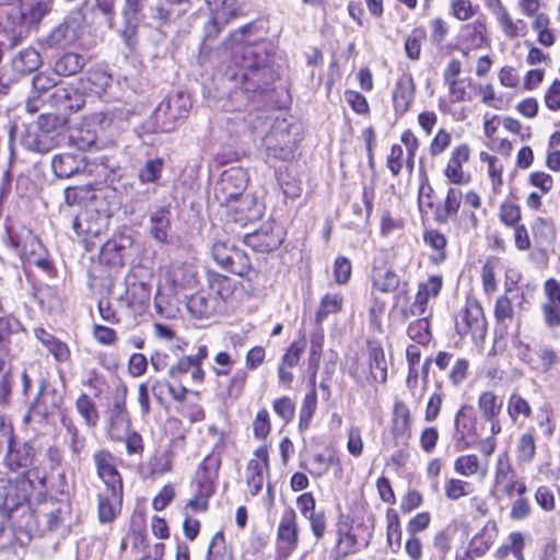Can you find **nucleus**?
Instances as JSON below:
<instances>
[{"label":"nucleus","instance_id":"56","mask_svg":"<svg viewBox=\"0 0 560 560\" xmlns=\"http://www.w3.org/2000/svg\"><path fill=\"white\" fill-rule=\"evenodd\" d=\"M124 27L121 30V37L125 44L133 49L138 43L137 35L142 16L122 15Z\"/></svg>","mask_w":560,"mask_h":560},{"label":"nucleus","instance_id":"60","mask_svg":"<svg viewBox=\"0 0 560 560\" xmlns=\"http://www.w3.org/2000/svg\"><path fill=\"white\" fill-rule=\"evenodd\" d=\"M508 413L513 420H516L521 415L525 418L530 417L532 409L527 400L521 395L512 394L508 402Z\"/></svg>","mask_w":560,"mask_h":560},{"label":"nucleus","instance_id":"14","mask_svg":"<svg viewBox=\"0 0 560 560\" xmlns=\"http://www.w3.org/2000/svg\"><path fill=\"white\" fill-rule=\"evenodd\" d=\"M269 470V454L266 446L254 452V457L246 467V482L250 494L256 495L264 487L265 474Z\"/></svg>","mask_w":560,"mask_h":560},{"label":"nucleus","instance_id":"32","mask_svg":"<svg viewBox=\"0 0 560 560\" xmlns=\"http://www.w3.org/2000/svg\"><path fill=\"white\" fill-rule=\"evenodd\" d=\"M85 58L80 54L68 52L56 60L54 66L55 74L70 77L82 70Z\"/></svg>","mask_w":560,"mask_h":560},{"label":"nucleus","instance_id":"35","mask_svg":"<svg viewBox=\"0 0 560 560\" xmlns=\"http://www.w3.org/2000/svg\"><path fill=\"white\" fill-rule=\"evenodd\" d=\"M131 238L128 236H114L104 244L102 254L113 264H120L126 249L131 245Z\"/></svg>","mask_w":560,"mask_h":560},{"label":"nucleus","instance_id":"30","mask_svg":"<svg viewBox=\"0 0 560 560\" xmlns=\"http://www.w3.org/2000/svg\"><path fill=\"white\" fill-rule=\"evenodd\" d=\"M207 283L209 288L208 291L218 296L221 303L230 299L235 289V284L231 278L215 271L207 272Z\"/></svg>","mask_w":560,"mask_h":560},{"label":"nucleus","instance_id":"64","mask_svg":"<svg viewBox=\"0 0 560 560\" xmlns=\"http://www.w3.org/2000/svg\"><path fill=\"white\" fill-rule=\"evenodd\" d=\"M499 218L506 226H515L521 220V209L513 202H503L499 210Z\"/></svg>","mask_w":560,"mask_h":560},{"label":"nucleus","instance_id":"26","mask_svg":"<svg viewBox=\"0 0 560 560\" xmlns=\"http://www.w3.org/2000/svg\"><path fill=\"white\" fill-rule=\"evenodd\" d=\"M368 365L374 382L384 384L387 381V361L383 347L377 341L368 342Z\"/></svg>","mask_w":560,"mask_h":560},{"label":"nucleus","instance_id":"36","mask_svg":"<svg viewBox=\"0 0 560 560\" xmlns=\"http://www.w3.org/2000/svg\"><path fill=\"white\" fill-rule=\"evenodd\" d=\"M454 470L463 477H471L479 474L485 477L487 467H481L480 460L476 454H467L457 457L454 462Z\"/></svg>","mask_w":560,"mask_h":560},{"label":"nucleus","instance_id":"24","mask_svg":"<svg viewBox=\"0 0 560 560\" xmlns=\"http://www.w3.org/2000/svg\"><path fill=\"white\" fill-rule=\"evenodd\" d=\"M56 105L65 112H78L85 103L83 90L73 85H61L52 94Z\"/></svg>","mask_w":560,"mask_h":560},{"label":"nucleus","instance_id":"53","mask_svg":"<svg viewBox=\"0 0 560 560\" xmlns=\"http://www.w3.org/2000/svg\"><path fill=\"white\" fill-rule=\"evenodd\" d=\"M75 408L84 419L86 425H96L98 421V412L94 401L86 394L79 396L75 401Z\"/></svg>","mask_w":560,"mask_h":560},{"label":"nucleus","instance_id":"2","mask_svg":"<svg viewBox=\"0 0 560 560\" xmlns=\"http://www.w3.org/2000/svg\"><path fill=\"white\" fill-rule=\"evenodd\" d=\"M247 185V172L241 167H231L222 173L214 187L217 201L233 211V220L241 225H246L259 217L255 200L244 195Z\"/></svg>","mask_w":560,"mask_h":560},{"label":"nucleus","instance_id":"61","mask_svg":"<svg viewBox=\"0 0 560 560\" xmlns=\"http://www.w3.org/2000/svg\"><path fill=\"white\" fill-rule=\"evenodd\" d=\"M305 348L306 339L304 337L294 340L282 357L281 363L288 365L290 369L294 368L299 363Z\"/></svg>","mask_w":560,"mask_h":560},{"label":"nucleus","instance_id":"19","mask_svg":"<svg viewBox=\"0 0 560 560\" xmlns=\"http://www.w3.org/2000/svg\"><path fill=\"white\" fill-rule=\"evenodd\" d=\"M187 308L196 318H209L221 308V302L212 292L201 289L189 296Z\"/></svg>","mask_w":560,"mask_h":560},{"label":"nucleus","instance_id":"39","mask_svg":"<svg viewBox=\"0 0 560 560\" xmlns=\"http://www.w3.org/2000/svg\"><path fill=\"white\" fill-rule=\"evenodd\" d=\"M174 457L171 447L156 452L149 463L151 476H163L172 471Z\"/></svg>","mask_w":560,"mask_h":560},{"label":"nucleus","instance_id":"43","mask_svg":"<svg viewBox=\"0 0 560 560\" xmlns=\"http://www.w3.org/2000/svg\"><path fill=\"white\" fill-rule=\"evenodd\" d=\"M73 39L74 33L71 25L63 22L51 31L46 38V44L51 48H62L70 45Z\"/></svg>","mask_w":560,"mask_h":560},{"label":"nucleus","instance_id":"46","mask_svg":"<svg viewBox=\"0 0 560 560\" xmlns=\"http://www.w3.org/2000/svg\"><path fill=\"white\" fill-rule=\"evenodd\" d=\"M72 144L81 151H88L96 147V132L88 126L75 128L71 133Z\"/></svg>","mask_w":560,"mask_h":560},{"label":"nucleus","instance_id":"37","mask_svg":"<svg viewBox=\"0 0 560 560\" xmlns=\"http://www.w3.org/2000/svg\"><path fill=\"white\" fill-rule=\"evenodd\" d=\"M334 463H339L335 455L326 457L323 454H315L307 463H301L300 466L307 470L313 478H322L329 471Z\"/></svg>","mask_w":560,"mask_h":560},{"label":"nucleus","instance_id":"38","mask_svg":"<svg viewBox=\"0 0 560 560\" xmlns=\"http://www.w3.org/2000/svg\"><path fill=\"white\" fill-rule=\"evenodd\" d=\"M423 241L435 252L430 256L431 261L436 265L443 262L446 258L445 247L447 244L444 234L438 230H429L424 232Z\"/></svg>","mask_w":560,"mask_h":560},{"label":"nucleus","instance_id":"52","mask_svg":"<svg viewBox=\"0 0 560 560\" xmlns=\"http://www.w3.org/2000/svg\"><path fill=\"white\" fill-rule=\"evenodd\" d=\"M407 334L418 345L425 346L431 341L430 324L427 318H419L409 324Z\"/></svg>","mask_w":560,"mask_h":560},{"label":"nucleus","instance_id":"57","mask_svg":"<svg viewBox=\"0 0 560 560\" xmlns=\"http://www.w3.org/2000/svg\"><path fill=\"white\" fill-rule=\"evenodd\" d=\"M130 419L127 415H110L108 435L114 441H122L129 432Z\"/></svg>","mask_w":560,"mask_h":560},{"label":"nucleus","instance_id":"12","mask_svg":"<svg viewBox=\"0 0 560 560\" xmlns=\"http://www.w3.org/2000/svg\"><path fill=\"white\" fill-rule=\"evenodd\" d=\"M22 145L33 152L47 153L58 144L55 129H43L39 125H32L21 136Z\"/></svg>","mask_w":560,"mask_h":560},{"label":"nucleus","instance_id":"59","mask_svg":"<svg viewBox=\"0 0 560 560\" xmlns=\"http://www.w3.org/2000/svg\"><path fill=\"white\" fill-rule=\"evenodd\" d=\"M19 327L20 323L16 319L0 317V355L9 351L10 336Z\"/></svg>","mask_w":560,"mask_h":560},{"label":"nucleus","instance_id":"41","mask_svg":"<svg viewBox=\"0 0 560 560\" xmlns=\"http://www.w3.org/2000/svg\"><path fill=\"white\" fill-rule=\"evenodd\" d=\"M535 358H528V364L532 369L547 373L558 361L556 352L546 346L539 347L534 351Z\"/></svg>","mask_w":560,"mask_h":560},{"label":"nucleus","instance_id":"7","mask_svg":"<svg viewBox=\"0 0 560 560\" xmlns=\"http://www.w3.org/2000/svg\"><path fill=\"white\" fill-rule=\"evenodd\" d=\"M211 255L219 266L234 275L244 277L250 270L247 254L228 240H217L212 244Z\"/></svg>","mask_w":560,"mask_h":560},{"label":"nucleus","instance_id":"58","mask_svg":"<svg viewBox=\"0 0 560 560\" xmlns=\"http://www.w3.org/2000/svg\"><path fill=\"white\" fill-rule=\"evenodd\" d=\"M271 430L270 417L267 409L257 411L253 421V434L257 440H265Z\"/></svg>","mask_w":560,"mask_h":560},{"label":"nucleus","instance_id":"5","mask_svg":"<svg viewBox=\"0 0 560 560\" xmlns=\"http://www.w3.org/2000/svg\"><path fill=\"white\" fill-rule=\"evenodd\" d=\"M191 107L190 100L184 93L163 100L152 114L154 130L171 132L184 120Z\"/></svg>","mask_w":560,"mask_h":560},{"label":"nucleus","instance_id":"27","mask_svg":"<svg viewBox=\"0 0 560 560\" xmlns=\"http://www.w3.org/2000/svg\"><path fill=\"white\" fill-rule=\"evenodd\" d=\"M171 230V210L168 207H159L150 214V234L160 242L166 243Z\"/></svg>","mask_w":560,"mask_h":560},{"label":"nucleus","instance_id":"18","mask_svg":"<svg viewBox=\"0 0 560 560\" xmlns=\"http://www.w3.org/2000/svg\"><path fill=\"white\" fill-rule=\"evenodd\" d=\"M93 460L104 487H122V479L116 467V458L110 452L98 451L93 455Z\"/></svg>","mask_w":560,"mask_h":560},{"label":"nucleus","instance_id":"48","mask_svg":"<svg viewBox=\"0 0 560 560\" xmlns=\"http://www.w3.org/2000/svg\"><path fill=\"white\" fill-rule=\"evenodd\" d=\"M49 395L55 396V392H47L45 386L43 385L39 389V393L35 401L32 404L30 411L40 417H46L49 413H51L55 409H58L60 405V399H54L50 404H48L47 398Z\"/></svg>","mask_w":560,"mask_h":560},{"label":"nucleus","instance_id":"55","mask_svg":"<svg viewBox=\"0 0 560 560\" xmlns=\"http://www.w3.org/2000/svg\"><path fill=\"white\" fill-rule=\"evenodd\" d=\"M472 491L471 485L468 481L450 478L445 481L444 492L447 499L457 501L463 497L470 494Z\"/></svg>","mask_w":560,"mask_h":560},{"label":"nucleus","instance_id":"62","mask_svg":"<svg viewBox=\"0 0 560 560\" xmlns=\"http://www.w3.org/2000/svg\"><path fill=\"white\" fill-rule=\"evenodd\" d=\"M248 374L245 370H237L230 378L226 387V396L233 400L237 399L245 387Z\"/></svg>","mask_w":560,"mask_h":560},{"label":"nucleus","instance_id":"8","mask_svg":"<svg viewBox=\"0 0 560 560\" xmlns=\"http://www.w3.org/2000/svg\"><path fill=\"white\" fill-rule=\"evenodd\" d=\"M300 528L294 510H285L279 521L276 536V560H287L298 548Z\"/></svg>","mask_w":560,"mask_h":560},{"label":"nucleus","instance_id":"51","mask_svg":"<svg viewBox=\"0 0 560 560\" xmlns=\"http://www.w3.org/2000/svg\"><path fill=\"white\" fill-rule=\"evenodd\" d=\"M206 560H234L232 552L226 550L225 538L222 530L218 532L212 537Z\"/></svg>","mask_w":560,"mask_h":560},{"label":"nucleus","instance_id":"22","mask_svg":"<svg viewBox=\"0 0 560 560\" xmlns=\"http://www.w3.org/2000/svg\"><path fill=\"white\" fill-rule=\"evenodd\" d=\"M0 430L9 443L7 463L11 469L26 468L33 464L34 450L28 443L14 444L10 440V430L1 425Z\"/></svg>","mask_w":560,"mask_h":560},{"label":"nucleus","instance_id":"63","mask_svg":"<svg viewBox=\"0 0 560 560\" xmlns=\"http://www.w3.org/2000/svg\"><path fill=\"white\" fill-rule=\"evenodd\" d=\"M273 411L279 416L284 423L292 421L295 413V405L290 397H281L273 401Z\"/></svg>","mask_w":560,"mask_h":560},{"label":"nucleus","instance_id":"45","mask_svg":"<svg viewBox=\"0 0 560 560\" xmlns=\"http://www.w3.org/2000/svg\"><path fill=\"white\" fill-rule=\"evenodd\" d=\"M317 408V393L313 388L311 392H308L303 399L301 409H300V416H299V430L305 431L310 428L312 418L316 411Z\"/></svg>","mask_w":560,"mask_h":560},{"label":"nucleus","instance_id":"9","mask_svg":"<svg viewBox=\"0 0 560 560\" xmlns=\"http://www.w3.org/2000/svg\"><path fill=\"white\" fill-rule=\"evenodd\" d=\"M217 448L218 446L199 464L191 481L194 491H198L203 495H213L215 492L222 462L221 453Z\"/></svg>","mask_w":560,"mask_h":560},{"label":"nucleus","instance_id":"11","mask_svg":"<svg viewBox=\"0 0 560 560\" xmlns=\"http://www.w3.org/2000/svg\"><path fill=\"white\" fill-rule=\"evenodd\" d=\"M210 19L205 25L207 38H215L237 14V0H209Z\"/></svg>","mask_w":560,"mask_h":560},{"label":"nucleus","instance_id":"15","mask_svg":"<svg viewBox=\"0 0 560 560\" xmlns=\"http://www.w3.org/2000/svg\"><path fill=\"white\" fill-rule=\"evenodd\" d=\"M97 513L101 523H112L121 511L122 487H104L97 494Z\"/></svg>","mask_w":560,"mask_h":560},{"label":"nucleus","instance_id":"13","mask_svg":"<svg viewBox=\"0 0 560 560\" xmlns=\"http://www.w3.org/2000/svg\"><path fill=\"white\" fill-rule=\"evenodd\" d=\"M485 7L493 14L502 33L508 38L524 36L527 25L523 20H513L501 0H483Z\"/></svg>","mask_w":560,"mask_h":560},{"label":"nucleus","instance_id":"42","mask_svg":"<svg viewBox=\"0 0 560 560\" xmlns=\"http://www.w3.org/2000/svg\"><path fill=\"white\" fill-rule=\"evenodd\" d=\"M343 305V296L340 293H327L325 294L319 303L318 311L316 313V322L322 323L330 314H337L341 311Z\"/></svg>","mask_w":560,"mask_h":560},{"label":"nucleus","instance_id":"10","mask_svg":"<svg viewBox=\"0 0 560 560\" xmlns=\"http://www.w3.org/2000/svg\"><path fill=\"white\" fill-rule=\"evenodd\" d=\"M455 326L458 335H470L474 340H483L487 335V322L480 304L467 301Z\"/></svg>","mask_w":560,"mask_h":560},{"label":"nucleus","instance_id":"25","mask_svg":"<svg viewBox=\"0 0 560 560\" xmlns=\"http://www.w3.org/2000/svg\"><path fill=\"white\" fill-rule=\"evenodd\" d=\"M107 226V219L98 212L85 211L75 217L73 229L78 235L98 236Z\"/></svg>","mask_w":560,"mask_h":560},{"label":"nucleus","instance_id":"33","mask_svg":"<svg viewBox=\"0 0 560 560\" xmlns=\"http://www.w3.org/2000/svg\"><path fill=\"white\" fill-rule=\"evenodd\" d=\"M486 21L485 19H478L471 23L463 26L460 31V38L463 43L467 44L471 48H479L486 40Z\"/></svg>","mask_w":560,"mask_h":560},{"label":"nucleus","instance_id":"6","mask_svg":"<svg viewBox=\"0 0 560 560\" xmlns=\"http://www.w3.org/2000/svg\"><path fill=\"white\" fill-rule=\"evenodd\" d=\"M262 141L268 156L282 161L293 156L295 140L291 133V125L285 118H276Z\"/></svg>","mask_w":560,"mask_h":560},{"label":"nucleus","instance_id":"44","mask_svg":"<svg viewBox=\"0 0 560 560\" xmlns=\"http://www.w3.org/2000/svg\"><path fill=\"white\" fill-rule=\"evenodd\" d=\"M442 289V277L431 276L427 282L420 283L415 304L424 306L430 298H436Z\"/></svg>","mask_w":560,"mask_h":560},{"label":"nucleus","instance_id":"21","mask_svg":"<svg viewBox=\"0 0 560 560\" xmlns=\"http://www.w3.org/2000/svg\"><path fill=\"white\" fill-rule=\"evenodd\" d=\"M416 85L410 73H402L393 91V105L395 113L404 115L415 100Z\"/></svg>","mask_w":560,"mask_h":560},{"label":"nucleus","instance_id":"29","mask_svg":"<svg viewBox=\"0 0 560 560\" xmlns=\"http://www.w3.org/2000/svg\"><path fill=\"white\" fill-rule=\"evenodd\" d=\"M188 9V0H161L153 9V18L166 23L180 18Z\"/></svg>","mask_w":560,"mask_h":560},{"label":"nucleus","instance_id":"28","mask_svg":"<svg viewBox=\"0 0 560 560\" xmlns=\"http://www.w3.org/2000/svg\"><path fill=\"white\" fill-rule=\"evenodd\" d=\"M455 439L457 445L466 440L468 435L476 434V418L470 406H463L455 416L454 421Z\"/></svg>","mask_w":560,"mask_h":560},{"label":"nucleus","instance_id":"3","mask_svg":"<svg viewBox=\"0 0 560 560\" xmlns=\"http://www.w3.org/2000/svg\"><path fill=\"white\" fill-rule=\"evenodd\" d=\"M5 230L10 245L16 250L22 260L43 270L50 268V261L46 257L44 245L31 230L13 224L7 225Z\"/></svg>","mask_w":560,"mask_h":560},{"label":"nucleus","instance_id":"50","mask_svg":"<svg viewBox=\"0 0 560 560\" xmlns=\"http://www.w3.org/2000/svg\"><path fill=\"white\" fill-rule=\"evenodd\" d=\"M536 455L535 438L532 433H524L520 436L516 446V458L518 463L529 464Z\"/></svg>","mask_w":560,"mask_h":560},{"label":"nucleus","instance_id":"47","mask_svg":"<svg viewBox=\"0 0 560 560\" xmlns=\"http://www.w3.org/2000/svg\"><path fill=\"white\" fill-rule=\"evenodd\" d=\"M393 422L394 431L396 433L405 434L410 432L411 413L405 402L396 401L394 404Z\"/></svg>","mask_w":560,"mask_h":560},{"label":"nucleus","instance_id":"40","mask_svg":"<svg viewBox=\"0 0 560 560\" xmlns=\"http://www.w3.org/2000/svg\"><path fill=\"white\" fill-rule=\"evenodd\" d=\"M502 399L493 392H483L478 398V408L485 420L498 418L502 409Z\"/></svg>","mask_w":560,"mask_h":560},{"label":"nucleus","instance_id":"54","mask_svg":"<svg viewBox=\"0 0 560 560\" xmlns=\"http://www.w3.org/2000/svg\"><path fill=\"white\" fill-rule=\"evenodd\" d=\"M164 162L160 158L148 160L139 171L138 177L142 184L156 183L162 175Z\"/></svg>","mask_w":560,"mask_h":560},{"label":"nucleus","instance_id":"23","mask_svg":"<svg viewBox=\"0 0 560 560\" xmlns=\"http://www.w3.org/2000/svg\"><path fill=\"white\" fill-rule=\"evenodd\" d=\"M51 167L56 176L69 178L80 173H85L88 163L81 155L61 153L54 156Z\"/></svg>","mask_w":560,"mask_h":560},{"label":"nucleus","instance_id":"1","mask_svg":"<svg viewBox=\"0 0 560 560\" xmlns=\"http://www.w3.org/2000/svg\"><path fill=\"white\" fill-rule=\"evenodd\" d=\"M250 31L252 25L248 24L230 35L236 46L232 48V60L224 72L233 88L231 98L246 101L247 106L254 105L277 77L272 65L276 45L267 39L246 42V34Z\"/></svg>","mask_w":560,"mask_h":560},{"label":"nucleus","instance_id":"4","mask_svg":"<svg viewBox=\"0 0 560 560\" xmlns=\"http://www.w3.org/2000/svg\"><path fill=\"white\" fill-rule=\"evenodd\" d=\"M527 487L522 478H518L506 451L499 454L494 467V482L492 494L497 499L524 495Z\"/></svg>","mask_w":560,"mask_h":560},{"label":"nucleus","instance_id":"20","mask_svg":"<svg viewBox=\"0 0 560 560\" xmlns=\"http://www.w3.org/2000/svg\"><path fill=\"white\" fill-rule=\"evenodd\" d=\"M470 156V149L463 143L452 151L451 158L444 171L447 179L457 185L467 184L470 179L468 174L463 171V164L467 163Z\"/></svg>","mask_w":560,"mask_h":560},{"label":"nucleus","instance_id":"17","mask_svg":"<svg viewBox=\"0 0 560 560\" xmlns=\"http://www.w3.org/2000/svg\"><path fill=\"white\" fill-rule=\"evenodd\" d=\"M247 246L259 253H269L277 249L283 242L281 232H275L272 224L266 223L259 230L245 235Z\"/></svg>","mask_w":560,"mask_h":560},{"label":"nucleus","instance_id":"49","mask_svg":"<svg viewBox=\"0 0 560 560\" xmlns=\"http://www.w3.org/2000/svg\"><path fill=\"white\" fill-rule=\"evenodd\" d=\"M13 65L19 71L31 73L40 66V55L34 48L24 49L14 59Z\"/></svg>","mask_w":560,"mask_h":560},{"label":"nucleus","instance_id":"16","mask_svg":"<svg viewBox=\"0 0 560 560\" xmlns=\"http://www.w3.org/2000/svg\"><path fill=\"white\" fill-rule=\"evenodd\" d=\"M337 536L338 538L335 547L336 557L346 558L347 556L359 551L360 547H368L372 537V532L368 529L365 537H361L352 527L345 524L338 527Z\"/></svg>","mask_w":560,"mask_h":560},{"label":"nucleus","instance_id":"31","mask_svg":"<svg viewBox=\"0 0 560 560\" xmlns=\"http://www.w3.org/2000/svg\"><path fill=\"white\" fill-rule=\"evenodd\" d=\"M112 84V77L103 69H90L86 78L80 79L79 85L83 91L101 94Z\"/></svg>","mask_w":560,"mask_h":560},{"label":"nucleus","instance_id":"34","mask_svg":"<svg viewBox=\"0 0 560 560\" xmlns=\"http://www.w3.org/2000/svg\"><path fill=\"white\" fill-rule=\"evenodd\" d=\"M373 288L383 293H390L399 288L400 279L392 270L374 268L372 272Z\"/></svg>","mask_w":560,"mask_h":560}]
</instances>
